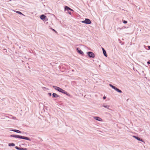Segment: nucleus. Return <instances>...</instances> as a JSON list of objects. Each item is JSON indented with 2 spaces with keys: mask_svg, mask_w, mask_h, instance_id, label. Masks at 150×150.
<instances>
[{
  "mask_svg": "<svg viewBox=\"0 0 150 150\" xmlns=\"http://www.w3.org/2000/svg\"><path fill=\"white\" fill-rule=\"evenodd\" d=\"M94 118L96 120L99 121H102V120L101 118L98 117H95Z\"/></svg>",
  "mask_w": 150,
  "mask_h": 150,
  "instance_id": "6e6552de",
  "label": "nucleus"
},
{
  "mask_svg": "<svg viewBox=\"0 0 150 150\" xmlns=\"http://www.w3.org/2000/svg\"><path fill=\"white\" fill-rule=\"evenodd\" d=\"M106 98V96H104L103 98V99H105Z\"/></svg>",
  "mask_w": 150,
  "mask_h": 150,
  "instance_id": "5701e85b",
  "label": "nucleus"
},
{
  "mask_svg": "<svg viewBox=\"0 0 150 150\" xmlns=\"http://www.w3.org/2000/svg\"><path fill=\"white\" fill-rule=\"evenodd\" d=\"M147 63L148 64H150V61H148L147 62Z\"/></svg>",
  "mask_w": 150,
  "mask_h": 150,
  "instance_id": "4be33fe9",
  "label": "nucleus"
},
{
  "mask_svg": "<svg viewBox=\"0 0 150 150\" xmlns=\"http://www.w3.org/2000/svg\"><path fill=\"white\" fill-rule=\"evenodd\" d=\"M117 29H120V30L121 29V28H117Z\"/></svg>",
  "mask_w": 150,
  "mask_h": 150,
  "instance_id": "a878e982",
  "label": "nucleus"
},
{
  "mask_svg": "<svg viewBox=\"0 0 150 150\" xmlns=\"http://www.w3.org/2000/svg\"><path fill=\"white\" fill-rule=\"evenodd\" d=\"M133 137L134 138H135L136 139H137L138 140L140 141L141 142H144L143 140V139H140V138H139L138 137L134 135L133 136Z\"/></svg>",
  "mask_w": 150,
  "mask_h": 150,
  "instance_id": "0eeeda50",
  "label": "nucleus"
},
{
  "mask_svg": "<svg viewBox=\"0 0 150 150\" xmlns=\"http://www.w3.org/2000/svg\"><path fill=\"white\" fill-rule=\"evenodd\" d=\"M148 47L149 50L150 49V46H148Z\"/></svg>",
  "mask_w": 150,
  "mask_h": 150,
  "instance_id": "b1692460",
  "label": "nucleus"
},
{
  "mask_svg": "<svg viewBox=\"0 0 150 150\" xmlns=\"http://www.w3.org/2000/svg\"><path fill=\"white\" fill-rule=\"evenodd\" d=\"M10 137H11L25 139L30 141H31V139L30 138L26 137L15 134H11L10 135Z\"/></svg>",
  "mask_w": 150,
  "mask_h": 150,
  "instance_id": "f03ea898",
  "label": "nucleus"
},
{
  "mask_svg": "<svg viewBox=\"0 0 150 150\" xmlns=\"http://www.w3.org/2000/svg\"><path fill=\"white\" fill-rule=\"evenodd\" d=\"M51 29L53 31H54L55 33H57V32L53 28H51Z\"/></svg>",
  "mask_w": 150,
  "mask_h": 150,
  "instance_id": "aec40b11",
  "label": "nucleus"
},
{
  "mask_svg": "<svg viewBox=\"0 0 150 150\" xmlns=\"http://www.w3.org/2000/svg\"><path fill=\"white\" fill-rule=\"evenodd\" d=\"M15 117H14V118H13V119H15Z\"/></svg>",
  "mask_w": 150,
  "mask_h": 150,
  "instance_id": "cd10ccee",
  "label": "nucleus"
},
{
  "mask_svg": "<svg viewBox=\"0 0 150 150\" xmlns=\"http://www.w3.org/2000/svg\"><path fill=\"white\" fill-rule=\"evenodd\" d=\"M10 130L19 133H21V131L17 129H11Z\"/></svg>",
  "mask_w": 150,
  "mask_h": 150,
  "instance_id": "f8f14e48",
  "label": "nucleus"
},
{
  "mask_svg": "<svg viewBox=\"0 0 150 150\" xmlns=\"http://www.w3.org/2000/svg\"><path fill=\"white\" fill-rule=\"evenodd\" d=\"M8 146H15V144L13 143H9L8 144Z\"/></svg>",
  "mask_w": 150,
  "mask_h": 150,
  "instance_id": "dca6fc26",
  "label": "nucleus"
},
{
  "mask_svg": "<svg viewBox=\"0 0 150 150\" xmlns=\"http://www.w3.org/2000/svg\"><path fill=\"white\" fill-rule=\"evenodd\" d=\"M53 88L59 92L62 93L63 94L66 95L67 96H70L71 95L69 93H68L65 91L64 90L56 86H53Z\"/></svg>",
  "mask_w": 150,
  "mask_h": 150,
  "instance_id": "f257e3e1",
  "label": "nucleus"
},
{
  "mask_svg": "<svg viewBox=\"0 0 150 150\" xmlns=\"http://www.w3.org/2000/svg\"><path fill=\"white\" fill-rule=\"evenodd\" d=\"M117 92L120 93H122V91L121 90H120L118 88H116L115 89V90Z\"/></svg>",
  "mask_w": 150,
  "mask_h": 150,
  "instance_id": "4468645a",
  "label": "nucleus"
},
{
  "mask_svg": "<svg viewBox=\"0 0 150 150\" xmlns=\"http://www.w3.org/2000/svg\"><path fill=\"white\" fill-rule=\"evenodd\" d=\"M123 23L124 24H126L127 23V21H126L124 20V21H123Z\"/></svg>",
  "mask_w": 150,
  "mask_h": 150,
  "instance_id": "6ab92c4d",
  "label": "nucleus"
},
{
  "mask_svg": "<svg viewBox=\"0 0 150 150\" xmlns=\"http://www.w3.org/2000/svg\"><path fill=\"white\" fill-rule=\"evenodd\" d=\"M64 10L65 11H67L68 13L70 15H71V12L70 11H74L73 10H72V9L71 8L67 6H65Z\"/></svg>",
  "mask_w": 150,
  "mask_h": 150,
  "instance_id": "7ed1b4c3",
  "label": "nucleus"
},
{
  "mask_svg": "<svg viewBox=\"0 0 150 150\" xmlns=\"http://www.w3.org/2000/svg\"><path fill=\"white\" fill-rule=\"evenodd\" d=\"M87 54L90 58H93L95 57V54L92 52H87Z\"/></svg>",
  "mask_w": 150,
  "mask_h": 150,
  "instance_id": "39448f33",
  "label": "nucleus"
},
{
  "mask_svg": "<svg viewBox=\"0 0 150 150\" xmlns=\"http://www.w3.org/2000/svg\"><path fill=\"white\" fill-rule=\"evenodd\" d=\"M53 98H58L59 97V96L55 93H53L52 94Z\"/></svg>",
  "mask_w": 150,
  "mask_h": 150,
  "instance_id": "9b49d317",
  "label": "nucleus"
},
{
  "mask_svg": "<svg viewBox=\"0 0 150 150\" xmlns=\"http://www.w3.org/2000/svg\"><path fill=\"white\" fill-rule=\"evenodd\" d=\"M46 17L43 14L42 15L40 16V18L42 20H44Z\"/></svg>",
  "mask_w": 150,
  "mask_h": 150,
  "instance_id": "ddd939ff",
  "label": "nucleus"
},
{
  "mask_svg": "<svg viewBox=\"0 0 150 150\" xmlns=\"http://www.w3.org/2000/svg\"><path fill=\"white\" fill-rule=\"evenodd\" d=\"M15 148L18 150H27L26 148H20L17 146L15 147Z\"/></svg>",
  "mask_w": 150,
  "mask_h": 150,
  "instance_id": "1a4fd4ad",
  "label": "nucleus"
},
{
  "mask_svg": "<svg viewBox=\"0 0 150 150\" xmlns=\"http://www.w3.org/2000/svg\"><path fill=\"white\" fill-rule=\"evenodd\" d=\"M81 22L83 23L88 24H90L91 23V22L90 20L88 18H86L85 20L82 21Z\"/></svg>",
  "mask_w": 150,
  "mask_h": 150,
  "instance_id": "20e7f679",
  "label": "nucleus"
},
{
  "mask_svg": "<svg viewBox=\"0 0 150 150\" xmlns=\"http://www.w3.org/2000/svg\"><path fill=\"white\" fill-rule=\"evenodd\" d=\"M107 113V114L109 115H111L109 113Z\"/></svg>",
  "mask_w": 150,
  "mask_h": 150,
  "instance_id": "393cba45",
  "label": "nucleus"
},
{
  "mask_svg": "<svg viewBox=\"0 0 150 150\" xmlns=\"http://www.w3.org/2000/svg\"><path fill=\"white\" fill-rule=\"evenodd\" d=\"M11 1V0H9V1Z\"/></svg>",
  "mask_w": 150,
  "mask_h": 150,
  "instance_id": "bb28decb",
  "label": "nucleus"
},
{
  "mask_svg": "<svg viewBox=\"0 0 150 150\" xmlns=\"http://www.w3.org/2000/svg\"><path fill=\"white\" fill-rule=\"evenodd\" d=\"M16 13H17L19 14H20V15H23V16L24 15L20 11H16Z\"/></svg>",
  "mask_w": 150,
  "mask_h": 150,
  "instance_id": "a211bd4d",
  "label": "nucleus"
},
{
  "mask_svg": "<svg viewBox=\"0 0 150 150\" xmlns=\"http://www.w3.org/2000/svg\"><path fill=\"white\" fill-rule=\"evenodd\" d=\"M103 106L107 109H108V108H109L110 107V105H103Z\"/></svg>",
  "mask_w": 150,
  "mask_h": 150,
  "instance_id": "2eb2a0df",
  "label": "nucleus"
},
{
  "mask_svg": "<svg viewBox=\"0 0 150 150\" xmlns=\"http://www.w3.org/2000/svg\"><path fill=\"white\" fill-rule=\"evenodd\" d=\"M76 50L77 52L80 54H81V55H83V52L81 50H80V48L79 47H77L76 48Z\"/></svg>",
  "mask_w": 150,
  "mask_h": 150,
  "instance_id": "423d86ee",
  "label": "nucleus"
},
{
  "mask_svg": "<svg viewBox=\"0 0 150 150\" xmlns=\"http://www.w3.org/2000/svg\"><path fill=\"white\" fill-rule=\"evenodd\" d=\"M102 49L103 52V54L106 57H107V54L105 50L102 47Z\"/></svg>",
  "mask_w": 150,
  "mask_h": 150,
  "instance_id": "9d476101",
  "label": "nucleus"
},
{
  "mask_svg": "<svg viewBox=\"0 0 150 150\" xmlns=\"http://www.w3.org/2000/svg\"><path fill=\"white\" fill-rule=\"evenodd\" d=\"M48 94L50 96H51L52 95L51 93H48Z\"/></svg>",
  "mask_w": 150,
  "mask_h": 150,
  "instance_id": "412c9836",
  "label": "nucleus"
},
{
  "mask_svg": "<svg viewBox=\"0 0 150 150\" xmlns=\"http://www.w3.org/2000/svg\"><path fill=\"white\" fill-rule=\"evenodd\" d=\"M109 86H110L111 87H112V88L114 89V90H115V89L116 88L115 86L112 85L111 84H109Z\"/></svg>",
  "mask_w": 150,
  "mask_h": 150,
  "instance_id": "f3484780",
  "label": "nucleus"
}]
</instances>
